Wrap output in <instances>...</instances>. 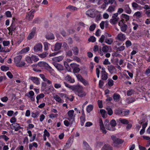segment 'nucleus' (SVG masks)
Returning a JSON list of instances; mask_svg holds the SVG:
<instances>
[{
  "label": "nucleus",
  "mask_w": 150,
  "mask_h": 150,
  "mask_svg": "<svg viewBox=\"0 0 150 150\" xmlns=\"http://www.w3.org/2000/svg\"><path fill=\"white\" fill-rule=\"evenodd\" d=\"M120 95L117 93H114L113 95V98L115 101H118L120 98Z\"/></svg>",
  "instance_id": "2eb2a0df"
},
{
  "label": "nucleus",
  "mask_w": 150,
  "mask_h": 150,
  "mask_svg": "<svg viewBox=\"0 0 150 150\" xmlns=\"http://www.w3.org/2000/svg\"><path fill=\"white\" fill-rule=\"evenodd\" d=\"M129 111L128 110H122V115L123 116H126L129 114Z\"/></svg>",
  "instance_id": "58836bf2"
},
{
  "label": "nucleus",
  "mask_w": 150,
  "mask_h": 150,
  "mask_svg": "<svg viewBox=\"0 0 150 150\" xmlns=\"http://www.w3.org/2000/svg\"><path fill=\"white\" fill-rule=\"evenodd\" d=\"M35 33V28H33L31 32L29 34L27 37V39L30 40L32 39L34 37Z\"/></svg>",
  "instance_id": "9d476101"
},
{
  "label": "nucleus",
  "mask_w": 150,
  "mask_h": 150,
  "mask_svg": "<svg viewBox=\"0 0 150 150\" xmlns=\"http://www.w3.org/2000/svg\"><path fill=\"white\" fill-rule=\"evenodd\" d=\"M65 79L66 80L71 83H73L75 82L74 79L72 78L69 75H67V76H66Z\"/></svg>",
  "instance_id": "f3484780"
},
{
  "label": "nucleus",
  "mask_w": 150,
  "mask_h": 150,
  "mask_svg": "<svg viewBox=\"0 0 150 150\" xmlns=\"http://www.w3.org/2000/svg\"><path fill=\"white\" fill-rule=\"evenodd\" d=\"M74 111L73 110H71L68 112V114L69 116L67 119L69 121L71 124L75 122L74 116Z\"/></svg>",
  "instance_id": "7ed1b4c3"
},
{
  "label": "nucleus",
  "mask_w": 150,
  "mask_h": 150,
  "mask_svg": "<svg viewBox=\"0 0 150 150\" xmlns=\"http://www.w3.org/2000/svg\"><path fill=\"white\" fill-rule=\"evenodd\" d=\"M124 10L125 12L127 13L130 14L131 13L132 11L128 5H126L125 6Z\"/></svg>",
  "instance_id": "a211bd4d"
},
{
  "label": "nucleus",
  "mask_w": 150,
  "mask_h": 150,
  "mask_svg": "<svg viewBox=\"0 0 150 150\" xmlns=\"http://www.w3.org/2000/svg\"><path fill=\"white\" fill-rule=\"evenodd\" d=\"M45 37L48 40L53 39L54 38V35L52 33H50L46 35H45Z\"/></svg>",
  "instance_id": "393cba45"
},
{
  "label": "nucleus",
  "mask_w": 150,
  "mask_h": 150,
  "mask_svg": "<svg viewBox=\"0 0 150 150\" xmlns=\"http://www.w3.org/2000/svg\"><path fill=\"white\" fill-rule=\"evenodd\" d=\"M144 12L148 17H150V10H145Z\"/></svg>",
  "instance_id": "774afa93"
},
{
  "label": "nucleus",
  "mask_w": 150,
  "mask_h": 150,
  "mask_svg": "<svg viewBox=\"0 0 150 150\" xmlns=\"http://www.w3.org/2000/svg\"><path fill=\"white\" fill-rule=\"evenodd\" d=\"M0 138L3 139L6 141H7L9 139V138L6 135H3L0 136Z\"/></svg>",
  "instance_id": "0e129e2a"
},
{
  "label": "nucleus",
  "mask_w": 150,
  "mask_h": 150,
  "mask_svg": "<svg viewBox=\"0 0 150 150\" xmlns=\"http://www.w3.org/2000/svg\"><path fill=\"white\" fill-rule=\"evenodd\" d=\"M85 86H86L88 85V81L83 79L81 81Z\"/></svg>",
  "instance_id": "680f3d73"
},
{
  "label": "nucleus",
  "mask_w": 150,
  "mask_h": 150,
  "mask_svg": "<svg viewBox=\"0 0 150 150\" xmlns=\"http://www.w3.org/2000/svg\"><path fill=\"white\" fill-rule=\"evenodd\" d=\"M122 110L120 109H117L114 111V113L118 115H120L122 114Z\"/></svg>",
  "instance_id": "4c0bfd02"
},
{
  "label": "nucleus",
  "mask_w": 150,
  "mask_h": 150,
  "mask_svg": "<svg viewBox=\"0 0 150 150\" xmlns=\"http://www.w3.org/2000/svg\"><path fill=\"white\" fill-rule=\"evenodd\" d=\"M70 66L73 69V72L74 73L79 72L80 71V69L75 67L74 64H71Z\"/></svg>",
  "instance_id": "f8f14e48"
},
{
  "label": "nucleus",
  "mask_w": 150,
  "mask_h": 150,
  "mask_svg": "<svg viewBox=\"0 0 150 150\" xmlns=\"http://www.w3.org/2000/svg\"><path fill=\"white\" fill-rule=\"evenodd\" d=\"M96 38L93 36L90 37V38L88 39V41L89 42H95L96 41Z\"/></svg>",
  "instance_id": "13d9d810"
},
{
  "label": "nucleus",
  "mask_w": 150,
  "mask_h": 150,
  "mask_svg": "<svg viewBox=\"0 0 150 150\" xmlns=\"http://www.w3.org/2000/svg\"><path fill=\"white\" fill-rule=\"evenodd\" d=\"M113 40L112 38H106L105 40V42L108 45L111 44L113 42Z\"/></svg>",
  "instance_id": "473e14b6"
},
{
  "label": "nucleus",
  "mask_w": 150,
  "mask_h": 150,
  "mask_svg": "<svg viewBox=\"0 0 150 150\" xmlns=\"http://www.w3.org/2000/svg\"><path fill=\"white\" fill-rule=\"evenodd\" d=\"M72 90L80 97H84L86 95V93L83 90V87L80 85H74Z\"/></svg>",
  "instance_id": "f257e3e1"
},
{
  "label": "nucleus",
  "mask_w": 150,
  "mask_h": 150,
  "mask_svg": "<svg viewBox=\"0 0 150 150\" xmlns=\"http://www.w3.org/2000/svg\"><path fill=\"white\" fill-rule=\"evenodd\" d=\"M125 45L127 48H128L131 46L132 45L131 41L129 40H127L125 42Z\"/></svg>",
  "instance_id": "ea45409f"
},
{
  "label": "nucleus",
  "mask_w": 150,
  "mask_h": 150,
  "mask_svg": "<svg viewBox=\"0 0 150 150\" xmlns=\"http://www.w3.org/2000/svg\"><path fill=\"white\" fill-rule=\"evenodd\" d=\"M101 78L103 80H106L108 78V74L105 71H101Z\"/></svg>",
  "instance_id": "ddd939ff"
},
{
  "label": "nucleus",
  "mask_w": 150,
  "mask_h": 150,
  "mask_svg": "<svg viewBox=\"0 0 150 150\" xmlns=\"http://www.w3.org/2000/svg\"><path fill=\"white\" fill-rule=\"evenodd\" d=\"M126 102L128 103H130L135 101L134 98L132 97H129L126 100Z\"/></svg>",
  "instance_id": "cd10ccee"
},
{
  "label": "nucleus",
  "mask_w": 150,
  "mask_h": 150,
  "mask_svg": "<svg viewBox=\"0 0 150 150\" xmlns=\"http://www.w3.org/2000/svg\"><path fill=\"white\" fill-rule=\"evenodd\" d=\"M1 69L3 71H7L9 70V68L8 67L4 65L1 67Z\"/></svg>",
  "instance_id": "09e8293b"
},
{
  "label": "nucleus",
  "mask_w": 150,
  "mask_h": 150,
  "mask_svg": "<svg viewBox=\"0 0 150 150\" xmlns=\"http://www.w3.org/2000/svg\"><path fill=\"white\" fill-rule=\"evenodd\" d=\"M80 119H81V126H83L86 120L85 115H83L80 117Z\"/></svg>",
  "instance_id": "c756f323"
},
{
  "label": "nucleus",
  "mask_w": 150,
  "mask_h": 150,
  "mask_svg": "<svg viewBox=\"0 0 150 150\" xmlns=\"http://www.w3.org/2000/svg\"><path fill=\"white\" fill-rule=\"evenodd\" d=\"M64 83L65 86L66 87L68 88L69 89L72 90V89L73 88V87H74V85L73 86H71L69 84H68L67 83V82H64Z\"/></svg>",
  "instance_id": "3c124183"
},
{
  "label": "nucleus",
  "mask_w": 150,
  "mask_h": 150,
  "mask_svg": "<svg viewBox=\"0 0 150 150\" xmlns=\"http://www.w3.org/2000/svg\"><path fill=\"white\" fill-rule=\"evenodd\" d=\"M34 17L33 14L31 11H30L27 14L26 16V18L29 20H32Z\"/></svg>",
  "instance_id": "4be33fe9"
},
{
  "label": "nucleus",
  "mask_w": 150,
  "mask_h": 150,
  "mask_svg": "<svg viewBox=\"0 0 150 150\" xmlns=\"http://www.w3.org/2000/svg\"><path fill=\"white\" fill-rule=\"evenodd\" d=\"M104 124L107 129L110 131L115 130V127L117 125V123L115 120H112L109 122L108 120L106 119L104 122Z\"/></svg>",
  "instance_id": "f03ea898"
},
{
  "label": "nucleus",
  "mask_w": 150,
  "mask_h": 150,
  "mask_svg": "<svg viewBox=\"0 0 150 150\" xmlns=\"http://www.w3.org/2000/svg\"><path fill=\"white\" fill-rule=\"evenodd\" d=\"M42 45L40 43H38L36 44L34 47V50L35 52H37L42 50Z\"/></svg>",
  "instance_id": "6e6552de"
},
{
  "label": "nucleus",
  "mask_w": 150,
  "mask_h": 150,
  "mask_svg": "<svg viewBox=\"0 0 150 150\" xmlns=\"http://www.w3.org/2000/svg\"><path fill=\"white\" fill-rule=\"evenodd\" d=\"M108 84L110 86H112L113 85V81L112 79H109Z\"/></svg>",
  "instance_id": "338daca9"
},
{
  "label": "nucleus",
  "mask_w": 150,
  "mask_h": 150,
  "mask_svg": "<svg viewBox=\"0 0 150 150\" xmlns=\"http://www.w3.org/2000/svg\"><path fill=\"white\" fill-rule=\"evenodd\" d=\"M71 139H69L67 142L66 145L64 146V149H65L69 148L71 145Z\"/></svg>",
  "instance_id": "c85d7f7f"
},
{
  "label": "nucleus",
  "mask_w": 150,
  "mask_h": 150,
  "mask_svg": "<svg viewBox=\"0 0 150 150\" xmlns=\"http://www.w3.org/2000/svg\"><path fill=\"white\" fill-rule=\"evenodd\" d=\"M76 76L78 80L80 81H81L83 79L82 76L80 74H76Z\"/></svg>",
  "instance_id": "bf43d9fd"
},
{
  "label": "nucleus",
  "mask_w": 150,
  "mask_h": 150,
  "mask_svg": "<svg viewBox=\"0 0 150 150\" xmlns=\"http://www.w3.org/2000/svg\"><path fill=\"white\" fill-rule=\"evenodd\" d=\"M117 38L118 40L121 42L124 41L126 39L125 35L121 33L118 34Z\"/></svg>",
  "instance_id": "39448f33"
},
{
  "label": "nucleus",
  "mask_w": 150,
  "mask_h": 150,
  "mask_svg": "<svg viewBox=\"0 0 150 150\" xmlns=\"http://www.w3.org/2000/svg\"><path fill=\"white\" fill-rule=\"evenodd\" d=\"M93 108V106L92 105H88L86 108L87 111L89 113L92 111Z\"/></svg>",
  "instance_id": "e433bc0d"
},
{
  "label": "nucleus",
  "mask_w": 150,
  "mask_h": 150,
  "mask_svg": "<svg viewBox=\"0 0 150 150\" xmlns=\"http://www.w3.org/2000/svg\"><path fill=\"white\" fill-rule=\"evenodd\" d=\"M53 64L58 70L62 71L64 69V67L63 65L55 62H53Z\"/></svg>",
  "instance_id": "9b49d317"
},
{
  "label": "nucleus",
  "mask_w": 150,
  "mask_h": 150,
  "mask_svg": "<svg viewBox=\"0 0 150 150\" xmlns=\"http://www.w3.org/2000/svg\"><path fill=\"white\" fill-rule=\"evenodd\" d=\"M103 143L102 142H97L96 146L97 148H100L103 145Z\"/></svg>",
  "instance_id": "69168bd1"
},
{
  "label": "nucleus",
  "mask_w": 150,
  "mask_h": 150,
  "mask_svg": "<svg viewBox=\"0 0 150 150\" xmlns=\"http://www.w3.org/2000/svg\"><path fill=\"white\" fill-rule=\"evenodd\" d=\"M110 47V46L105 45L102 47V50L103 52H108L109 48Z\"/></svg>",
  "instance_id": "c9c22d12"
},
{
  "label": "nucleus",
  "mask_w": 150,
  "mask_h": 150,
  "mask_svg": "<svg viewBox=\"0 0 150 150\" xmlns=\"http://www.w3.org/2000/svg\"><path fill=\"white\" fill-rule=\"evenodd\" d=\"M72 50L73 52V53L74 55H77L78 54L79 50L77 47H73Z\"/></svg>",
  "instance_id": "5701e85b"
},
{
  "label": "nucleus",
  "mask_w": 150,
  "mask_h": 150,
  "mask_svg": "<svg viewBox=\"0 0 150 150\" xmlns=\"http://www.w3.org/2000/svg\"><path fill=\"white\" fill-rule=\"evenodd\" d=\"M100 112L101 114L102 117L103 118H105V114L106 113L105 111L103 109H101L100 110Z\"/></svg>",
  "instance_id": "de8ad7c7"
},
{
  "label": "nucleus",
  "mask_w": 150,
  "mask_h": 150,
  "mask_svg": "<svg viewBox=\"0 0 150 150\" xmlns=\"http://www.w3.org/2000/svg\"><path fill=\"white\" fill-rule=\"evenodd\" d=\"M121 123L125 124H128L129 122L128 120L126 119L120 118L119 120Z\"/></svg>",
  "instance_id": "72a5a7b5"
},
{
  "label": "nucleus",
  "mask_w": 150,
  "mask_h": 150,
  "mask_svg": "<svg viewBox=\"0 0 150 150\" xmlns=\"http://www.w3.org/2000/svg\"><path fill=\"white\" fill-rule=\"evenodd\" d=\"M8 30L9 33H11L12 34V32L14 31L16 29V27L14 26L11 25L8 28Z\"/></svg>",
  "instance_id": "7c9ffc66"
},
{
  "label": "nucleus",
  "mask_w": 150,
  "mask_h": 150,
  "mask_svg": "<svg viewBox=\"0 0 150 150\" xmlns=\"http://www.w3.org/2000/svg\"><path fill=\"white\" fill-rule=\"evenodd\" d=\"M106 110L108 112V114L110 115H111L113 114V111L112 109L110 107L107 108H106Z\"/></svg>",
  "instance_id": "c03bdc74"
},
{
  "label": "nucleus",
  "mask_w": 150,
  "mask_h": 150,
  "mask_svg": "<svg viewBox=\"0 0 150 150\" xmlns=\"http://www.w3.org/2000/svg\"><path fill=\"white\" fill-rule=\"evenodd\" d=\"M66 55L68 57H71L72 55V52L71 50H67L66 52Z\"/></svg>",
  "instance_id": "79ce46f5"
},
{
  "label": "nucleus",
  "mask_w": 150,
  "mask_h": 150,
  "mask_svg": "<svg viewBox=\"0 0 150 150\" xmlns=\"http://www.w3.org/2000/svg\"><path fill=\"white\" fill-rule=\"evenodd\" d=\"M47 65L46 64V63L42 62H39L38 64V66L40 67H45V65Z\"/></svg>",
  "instance_id": "864d4df0"
},
{
  "label": "nucleus",
  "mask_w": 150,
  "mask_h": 150,
  "mask_svg": "<svg viewBox=\"0 0 150 150\" xmlns=\"http://www.w3.org/2000/svg\"><path fill=\"white\" fill-rule=\"evenodd\" d=\"M64 58V57L62 56H61L57 57H55L52 58L53 61L59 62V61L62 60Z\"/></svg>",
  "instance_id": "6ab92c4d"
},
{
  "label": "nucleus",
  "mask_w": 150,
  "mask_h": 150,
  "mask_svg": "<svg viewBox=\"0 0 150 150\" xmlns=\"http://www.w3.org/2000/svg\"><path fill=\"white\" fill-rule=\"evenodd\" d=\"M134 92V90L131 89L128 90L127 92V95L128 96H130Z\"/></svg>",
  "instance_id": "37998d69"
},
{
  "label": "nucleus",
  "mask_w": 150,
  "mask_h": 150,
  "mask_svg": "<svg viewBox=\"0 0 150 150\" xmlns=\"http://www.w3.org/2000/svg\"><path fill=\"white\" fill-rule=\"evenodd\" d=\"M96 27V25L95 24H93L90 25L89 27V30L90 31H93Z\"/></svg>",
  "instance_id": "603ef678"
},
{
  "label": "nucleus",
  "mask_w": 150,
  "mask_h": 150,
  "mask_svg": "<svg viewBox=\"0 0 150 150\" xmlns=\"http://www.w3.org/2000/svg\"><path fill=\"white\" fill-rule=\"evenodd\" d=\"M54 98L56 101L60 103H62L64 101L63 100H62L61 98L57 95L54 96Z\"/></svg>",
  "instance_id": "b1692460"
},
{
  "label": "nucleus",
  "mask_w": 150,
  "mask_h": 150,
  "mask_svg": "<svg viewBox=\"0 0 150 150\" xmlns=\"http://www.w3.org/2000/svg\"><path fill=\"white\" fill-rule=\"evenodd\" d=\"M122 17L124 18L126 21H127L129 20V17L128 15L125 14H122Z\"/></svg>",
  "instance_id": "a18cd8bd"
},
{
  "label": "nucleus",
  "mask_w": 150,
  "mask_h": 150,
  "mask_svg": "<svg viewBox=\"0 0 150 150\" xmlns=\"http://www.w3.org/2000/svg\"><path fill=\"white\" fill-rule=\"evenodd\" d=\"M86 14L91 17L93 18L94 17L93 12L91 10H89L86 11Z\"/></svg>",
  "instance_id": "bb28decb"
},
{
  "label": "nucleus",
  "mask_w": 150,
  "mask_h": 150,
  "mask_svg": "<svg viewBox=\"0 0 150 150\" xmlns=\"http://www.w3.org/2000/svg\"><path fill=\"white\" fill-rule=\"evenodd\" d=\"M29 79L31 80L36 85H38L40 84V79L37 77L30 76Z\"/></svg>",
  "instance_id": "0eeeda50"
},
{
  "label": "nucleus",
  "mask_w": 150,
  "mask_h": 150,
  "mask_svg": "<svg viewBox=\"0 0 150 150\" xmlns=\"http://www.w3.org/2000/svg\"><path fill=\"white\" fill-rule=\"evenodd\" d=\"M44 137H48L50 136V134L47 131V129H45L44 130Z\"/></svg>",
  "instance_id": "5fc2aeb1"
},
{
  "label": "nucleus",
  "mask_w": 150,
  "mask_h": 150,
  "mask_svg": "<svg viewBox=\"0 0 150 150\" xmlns=\"http://www.w3.org/2000/svg\"><path fill=\"white\" fill-rule=\"evenodd\" d=\"M62 44L60 42H57L55 45L54 50L58 51L62 47Z\"/></svg>",
  "instance_id": "4468645a"
},
{
  "label": "nucleus",
  "mask_w": 150,
  "mask_h": 150,
  "mask_svg": "<svg viewBox=\"0 0 150 150\" xmlns=\"http://www.w3.org/2000/svg\"><path fill=\"white\" fill-rule=\"evenodd\" d=\"M111 138L113 140V143L116 144H120L123 143L124 142L123 140L117 138L116 136L114 135L111 136Z\"/></svg>",
  "instance_id": "20e7f679"
},
{
  "label": "nucleus",
  "mask_w": 150,
  "mask_h": 150,
  "mask_svg": "<svg viewBox=\"0 0 150 150\" xmlns=\"http://www.w3.org/2000/svg\"><path fill=\"white\" fill-rule=\"evenodd\" d=\"M64 65L66 69L68 71L71 72V70L70 67L68 64V63L66 62H64Z\"/></svg>",
  "instance_id": "2f4dec72"
},
{
  "label": "nucleus",
  "mask_w": 150,
  "mask_h": 150,
  "mask_svg": "<svg viewBox=\"0 0 150 150\" xmlns=\"http://www.w3.org/2000/svg\"><path fill=\"white\" fill-rule=\"evenodd\" d=\"M32 61H34L35 62H36L39 60V59L35 56H31Z\"/></svg>",
  "instance_id": "e2e57ef3"
},
{
  "label": "nucleus",
  "mask_w": 150,
  "mask_h": 150,
  "mask_svg": "<svg viewBox=\"0 0 150 150\" xmlns=\"http://www.w3.org/2000/svg\"><path fill=\"white\" fill-rule=\"evenodd\" d=\"M99 123L100 129L102 131L103 134H105L107 132V131L105 129V127L104 125L102 120L101 119H100Z\"/></svg>",
  "instance_id": "423d86ee"
},
{
  "label": "nucleus",
  "mask_w": 150,
  "mask_h": 150,
  "mask_svg": "<svg viewBox=\"0 0 150 150\" xmlns=\"http://www.w3.org/2000/svg\"><path fill=\"white\" fill-rule=\"evenodd\" d=\"M31 58V57L29 56L27 57L25 59V60L28 63H32V62Z\"/></svg>",
  "instance_id": "4d7b16f0"
},
{
  "label": "nucleus",
  "mask_w": 150,
  "mask_h": 150,
  "mask_svg": "<svg viewBox=\"0 0 150 150\" xmlns=\"http://www.w3.org/2000/svg\"><path fill=\"white\" fill-rule=\"evenodd\" d=\"M125 47L123 45L121 46L118 47L117 48V50L118 51H123L125 49Z\"/></svg>",
  "instance_id": "052dcab7"
},
{
  "label": "nucleus",
  "mask_w": 150,
  "mask_h": 150,
  "mask_svg": "<svg viewBox=\"0 0 150 150\" xmlns=\"http://www.w3.org/2000/svg\"><path fill=\"white\" fill-rule=\"evenodd\" d=\"M34 95V93L32 91H30L28 93H27L25 94V96H27L28 97L30 98L32 96H33Z\"/></svg>",
  "instance_id": "f704fd0d"
},
{
  "label": "nucleus",
  "mask_w": 150,
  "mask_h": 150,
  "mask_svg": "<svg viewBox=\"0 0 150 150\" xmlns=\"http://www.w3.org/2000/svg\"><path fill=\"white\" fill-rule=\"evenodd\" d=\"M64 125L67 127L69 126V125L71 126L72 124H71L70 122H69V121L67 120H65L64 122Z\"/></svg>",
  "instance_id": "6e6d98bb"
},
{
  "label": "nucleus",
  "mask_w": 150,
  "mask_h": 150,
  "mask_svg": "<svg viewBox=\"0 0 150 150\" xmlns=\"http://www.w3.org/2000/svg\"><path fill=\"white\" fill-rule=\"evenodd\" d=\"M29 50V48L28 47L23 48L21 51L22 53H23L28 52Z\"/></svg>",
  "instance_id": "49530a36"
},
{
  "label": "nucleus",
  "mask_w": 150,
  "mask_h": 150,
  "mask_svg": "<svg viewBox=\"0 0 150 150\" xmlns=\"http://www.w3.org/2000/svg\"><path fill=\"white\" fill-rule=\"evenodd\" d=\"M141 12L137 11L134 13V16H135L137 17L140 18L142 17V13Z\"/></svg>",
  "instance_id": "8fccbe9b"
},
{
  "label": "nucleus",
  "mask_w": 150,
  "mask_h": 150,
  "mask_svg": "<svg viewBox=\"0 0 150 150\" xmlns=\"http://www.w3.org/2000/svg\"><path fill=\"white\" fill-rule=\"evenodd\" d=\"M101 150H112V148L108 144H105L102 148Z\"/></svg>",
  "instance_id": "aec40b11"
},
{
  "label": "nucleus",
  "mask_w": 150,
  "mask_h": 150,
  "mask_svg": "<svg viewBox=\"0 0 150 150\" xmlns=\"http://www.w3.org/2000/svg\"><path fill=\"white\" fill-rule=\"evenodd\" d=\"M119 19V18H112V19H110V21L111 24L115 25L117 23Z\"/></svg>",
  "instance_id": "412c9836"
},
{
  "label": "nucleus",
  "mask_w": 150,
  "mask_h": 150,
  "mask_svg": "<svg viewBox=\"0 0 150 150\" xmlns=\"http://www.w3.org/2000/svg\"><path fill=\"white\" fill-rule=\"evenodd\" d=\"M120 28L121 31L124 32H125L127 28V26L126 24L123 23L121 26H120Z\"/></svg>",
  "instance_id": "a878e982"
},
{
  "label": "nucleus",
  "mask_w": 150,
  "mask_h": 150,
  "mask_svg": "<svg viewBox=\"0 0 150 150\" xmlns=\"http://www.w3.org/2000/svg\"><path fill=\"white\" fill-rule=\"evenodd\" d=\"M115 6H110L108 8L107 10V11L109 12H112L115 11Z\"/></svg>",
  "instance_id": "a19ab883"
},
{
  "label": "nucleus",
  "mask_w": 150,
  "mask_h": 150,
  "mask_svg": "<svg viewBox=\"0 0 150 150\" xmlns=\"http://www.w3.org/2000/svg\"><path fill=\"white\" fill-rule=\"evenodd\" d=\"M107 68L111 74L115 73L116 72V68L112 65L108 66Z\"/></svg>",
  "instance_id": "1a4fd4ad"
},
{
  "label": "nucleus",
  "mask_w": 150,
  "mask_h": 150,
  "mask_svg": "<svg viewBox=\"0 0 150 150\" xmlns=\"http://www.w3.org/2000/svg\"><path fill=\"white\" fill-rule=\"evenodd\" d=\"M22 58V56L20 55L15 57L14 58V62L17 64L19 63Z\"/></svg>",
  "instance_id": "dca6fc26"
}]
</instances>
